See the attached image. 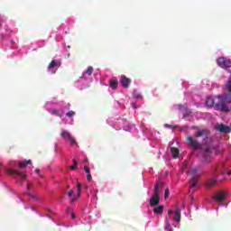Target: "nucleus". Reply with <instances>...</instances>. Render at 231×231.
<instances>
[{"instance_id": "nucleus-1", "label": "nucleus", "mask_w": 231, "mask_h": 231, "mask_svg": "<svg viewBox=\"0 0 231 231\" xmlns=\"http://www.w3.org/2000/svg\"><path fill=\"white\" fill-rule=\"evenodd\" d=\"M227 104H231V95L229 93L215 98L208 97L206 100L207 107H215L217 111H221V113H230L231 107Z\"/></svg>"}, {"instance_id": "nucleus-2", "label": "nucleus", "mask_w": 231, "mask_h": 231, "mask_svg": "<svg viewBox=\"0 0 231 231\" xmlns=\"http://www.w3.org/2000/svg\"><path fill=\"white\" fill-rule=\"evenodd\" d=\"M160 205V183H156L153 189V195L150 199V207Z\"/></svg>"}, {"instance_id": "nucleus-3", "label": "nucleus", "mask_w": 231, "mask_h": 231, "mask_svg": "<svg viewBox=\"0 0 231 231\" xmlns=\"http://www.w3.org/2000/svg\"><path fill=\"white\" fill-rule=\"evenodd\" d=\"M189 174L191 177L189 180L190 186L194 188L198 185V178L201 176V172H198V169H191Z\"/></svg>"}, {"instance_id": "nucleus-4", "label": "nucleus", "mask_w": 231, "mask_h": 231, "mask_svg": "<svg viewBox=\"0 0 231 231\" xmlns=\"http://www.w3.org/2000/svg\"><path fill=\"white\" fill-rule=\"evenodd\" d=\"M217 66H219V68H222L223 69H226V71H228V69H230L231 68L230 59H226L225 57L217 59Z\"/></svg>"}, {"instance_id": "nucleus-5", "label": "nucleus", "mask_w": 231, "mask_h": 231, "mask_svg": "<svg viewBox=\"0 0 231 231\" xmlns=\"http://www.w3.org/2000/svg\"><path fill=\"white\" fill-rule=\"evenodd\" d=\"M217 149V146L211 144L210 146H206L204 148V160L205 162H210L212 158V150Z\"/></svg>"}, {"instance_id": "nucleus-6", "label": "nucleus", "mask_w": 231, "mask_h": 231, "mask_svg": "<svg viewBox=\"0 0 231 231\" xmlns=\"http://www.w3.org/2000/svg\"><path fill=\"white\" fill-rule=\"evenodd\" d=\"M187 142L195 151H198V149L201 147V143L198 142V139H194V137L190 135L187 137Z\"/></svg>"}, {"instance_id": "nucleus-7", "label": "nucleus", "mask_w": 231, "mask_h": 231, "mask_svg": "<svg viewBox=\"0 0 231 231\" xmlns=\"http://www.w3.org/2000/svg\"><path fill=\"white\" fill-rule=\"evenodd\" d=\"M60 136L63 137L64 140H69V142H70V145H77V141H75V138L71 136V134L69 132L62 131Z\"/></svg>"}, {"instance_id": "nucleus-8", "label": "nucleus", "mask_w": 231, "mask_h": 231, "mask_svg": "<svg viewBox=\"0 0 231 231\" xmlns=\"http://www.w3.org/2000/svg\"><path fill=\"white\" fill-rule=\"evenodd\" d=\"M120 83L122 84L123 88L127 89V88H129V84H131V79L125 77V75H122Z\"/></svg>"}, {"instance_id": "nucleus-9", "label": "nucleus", "mask_w": 231, "mask_h": 231, "mask_svg": "<svg viewBox=\"0 0 231 231\" xmlns=\"http://www.w3.org/2000/svg\"><path fill=\"white\" fill-rule=\"evenodd\" d=\"M8 174H17L19 177L22 178V180H26V174L23 171L12 170V169H7Z\"/></svg>"}, {"instance_id": "nucleus-10", "label": "nucleus", "mask_w": 231, "mask_h": 231, "mask_svg": "<svg viewBox=\"0 0 231 231\" xmlns=\"http://www.w3.org/2000/svg\"><path fill=\"white\" fill-rule=\"evenodd\" d=\"M226 198V194H225V192L223 191H218L215 196H214V199L216 201H225Z\"/></svg>"}, {"instance_id": "nucleus-11", "label": "nucleus", "mask_w": 231, "mask_h": 231, "mask_svg": "<svg viewBox=\"0 0 231 231\" xmlns=\"http://www.w3.org/2000/svg\"><path fill=\"white\" fill-rule=\"evenodd\" d=\"M210 134V131L208 129H202L197 132V138H201V136H206V138H208V135Z\"/></svg>"}, {"instance_id": "nucleus-12", "label": "nucleus", "mask_w": 231, "mask_h": 231, "mask_svg": "<svg viewBox=\"0 0 231 231\" xmlns=\"http://www.w3.org/2000/svg\"><path fill=\"white\" fill-rule=\"evenodd\" d=\"M217 131H219L220 133H226L228 134L231 131L230 126H226L223 124H220L217 127Z\"/></svg>"}, {"instance_id": "nucleus-13", "label": "nucleus", "mask_w": 231, "mask_h": 231, "mask_svg": "<svg viewBox=\"0 0 231 231\" xmlns=\"http://www.w3.org/2000/svg\"><path fill=\"white\" fill-rule=\"evenodd\" d=\"M227 73H230L229 79L226 82V89L228 91V94L231 96V67L227 69Z\"/></svg>"}, {"instance_id": "nucleus-14", "label": "nucleus", "mask_w": 231, "mask_h": 231, "mask_svg": "<svg viewBox=\"0 0 231 231\" xmlns=\"http://www.w3.org/2000/svg\"><path fill=\"white\" fill-rule=\"evenodd\" d=\"M170 151L171 152L172 157L174 158V160H176V158L180 157V150L176 147H170Z\"/></svg>"}, {"instance_id": "nucleus-15", "label": "nucleus", "mask_w": 231, "mask_h": 231, "mask_svg": "<svg viewBox=\"0 0 231 231\" xmlns=\"http://www.w3.org/2000/svg\"><path fill=\"white\" fill-rule=\"evenodd\" d=\"M80 192H82V185H80V183H78V197L74 195L72 197V199L70 200V203H75V201H77V199H79V198L80 196Z\"/></svg>"}, {"instance_id": "nucleus-16", "label": "nucleus", "mask_w": 231, "mask_h": 231, "mask_svg": "<svg viewBox=\"0 0 231 231\" xmlns=\"http://www.w3.org/2000/svg\"><path fill=\"white\" fill-rule=\"evenodd\" d=\"M173 219L177 223H180V221H181V210H180V209L175 210Z\"/></svg>"}, {"instance_id": "nucleus-17", "label": "nucleus", "mask_w": 231, "mask_h": 231, "mask_svg": "<svg viewBox=\"0 0 231 231\" xmlns=\"http://www.w3.org/2000/svg\"><path fill=\"white\" fill-rule=\"evenodd\" d=\"M28 165H32V160L23 161V162H19V164H18L20 169H26V167Z\"/></svg>"}, {"instance_id": "nucleus-18", "label": "nucleus", "mask_w": 231, "mask_h": 231, "mask_svg": "<svg viewBox=\"0 0 231 231\" xmlns=\"http://www.w3.org/2000/svg\"><path fill=\"white\" fill-rule=\"evenodd\" d=\"M216 183H217L216 180L208 179L206 182V187H216Z\"/></svg>"}, {"instance_id": "nucleus-19", "label": "nucleus", "mask_w": 231, "mask_h": 231, "mask_svg": "<svg viewBox=\"0 0 231 231\" xmlns=\"http://www.w3.org/2000/svg\"><path fill=\"white\" fill-rule=\"evenodd\" d=\"M57 66H60V63L58 64L55 60H52L51 61V63L49 64L48 69H53V68H57Z\"/></svg>"}, {"instance_id": "nucleus-20", "label": "nucleus", "mask_w": 231, "mask_h": 231, "mask_svg": "<svg viewBox=\"0 0 231 231\" xmlns=\"http://www.w3.org/2000/svg\"><path fill=\"white\" fill-rule=\"evenodd\" d=\"M153 212H154L155 214H158V215L163 214V206L155 207V208H153Z\"/></svg>"}, {"instance_id": "nucleus-21", "label": "nucleus", "mask_w": 231, "mask_h": 231, "mask_svg": "<svg viewBox=\"0 0 231 231\" xmlns=\"http://www.w3.org/2000/svg\"><path fill=\"white\" fill-rule=\"evenodd\" d=\"M110 88L112 89H116V88H118V81L113 79L110 81Z\"/></svg>"}, {"instance_id": "nucleus-22", "label": "nucleus", "mask_w": 231, "mask_h": 231, "mask_svg": "<svg viewBox=\"0 0 231 231\" xmlns=\"http://www.w3.org/2000/svg\"><path fill=\"white\" fill-rule=\"evenodd\" d=\"M93 70H94L93 67L89 66L88 67L87 71L85 73L89 77H91L93 75Z\"/></svg>"}, {"instance_id": "nucleus-23", "label": "nucleus", "mask_w": 231, "mask_h": 231, "mask_svg": "<svg viewBox=\"0 0 231 231\" xmlns=\"http://www.w3.org/2000/svg\"><path fill=\"white\" fill-rule=\"evenodd\" d=\"M27 196H29V198H31V199H33L34 201H39V197H37V195L33 193H28Z\"/></svg>"}, {"instance_id": "nucleus-24", "label": "nucleus", "mask_w": 231, "mask_h": 231, "mask_svg": "<svg viewBox=\"0 0 231 231\" xmlns=\"http://www.w3.org/2000/svg\"><path fill=\"white\" fill-rule=\"evenodd\" d=\"M74 165L70 166L69 169H71L72 171H75V169H77L79 167V164L77 163V160L73 159L72 160Z\"/></svg>"}, {"instance_id": "nucleus-25", "label": "nucleus", "mask_w": 231, "mask_h": 231, "mask_svg": "<svg viewBox=\"0 0 231 231\" xmlns=\"http://www.w3.org/2000/svg\"><path fill=\"white\" fill-rule=\"evenodd\" d=\"M217 172L219 173V174H224V172L223 171H217V170H214L213 171V177L214 178H217Z\"/></svg>"}, {"instance_id": "nucleus-26", "label": "nucleus", "mask_w": 231, "mask_h": 231, "mask_svg": "<svg viewBox=\"0 0 231 231\" xmlns=\"http://www.w3.org/2000/svg\"><path fill=\"white\" fill-rule=\"evenodd\" d=\"M73 115H75V111H73V110H70V111H69V112L67 113V116H68L69 118H71V116H73Z\"/></svg>"}, {"instance_id": "nucleus-27", "label": "nucleus", "mask_w": 231, "mask_h": 231, "mask_svg": "<svg viewBox=\"0 0 231 231\" xmlns=\"http://www.w3.org/2000/svg\"><path fill=\"white\" fill-rule=\"evenodd\" d=\"M84 171H85V172H87V174H90L91 173V169H89V167H88V166L84 167Z\"/></svg>"}, {"instance_id": "nucleus-28", "label": "nucleus", "mask_w": 231, "mask_h": 231, "mask_svg": "<svg viewBox=\"0 0 231 231\" xmlns=\"http://www.w3.org/2000/svg\"><path fill=\"white\" fill-rule=\"evenodd\" d=\"M67 196H69V198H73V190H69L68 192H67Z\"/></svg>"}, {"instance_id": "nucleus-29", "label": "nucleus", "mask_w": 231, "mask_h": 231, "mask_svg": "<svg viewBox=\"0 0 231 231\" xmlns=\"http://www.w3.org/2000/svg\"><path fill=\"white\" fill-rule=\"evenodd\" d=\"M87 180L88 181H91L92 180L91 173L87 174Z\"/></svg>"}, {"instance_id": "nucleus-30", "label": "nucleus", "mask_w": 231, "mask_h": 231, "mask_svg": "<svg viewBox=\"0 0 231 231\" xmlns=\"http://www.w3.org/2000/svg\"><path fill=\"white\" fill-rule=\"evenodd\" d=\"M169 196V189H165L164 198L167 199Z\"/></svg>"}, {"instance_id": "nucleus-31", "label": "nucleus", "mask_w": 231, "mask_h": 231, "mask_svg": "<svg viewBox=\"0 0 231 231\" xmlns=\"http://www.w3.org/2000/svg\"><path fill=\"white\" fill-rule=\"evenodd\" d=\"M52 115H59V110L57 109L52 110Z\"/></svg>"}, {"instance_id": "nucleus-32", "label": "nucleus", "mask_w": 231, "mask_h": 231, "mask_svg": "<svg viewBox=\"0 0 231 231\" xmlns=\"http://www.w3.org/2000/svg\"><path fill=\"white\" fill-rule=\"evenodd\" d=\"M30 189H32V185L27 184V190H30Z\"/></svg>"}, {"instance_id": "nucleus-33", "label": "nucleus", "mask_w": 231, "mask_h": 231, "mask_svg": "<svg viewBox=\"0 0 231 231\" xmlns=\"http://www.w3.org/2000/svg\"><path fill=\"white\" fill-rule=\"evenodd\" d=\"M168 215H169V216H171V215H172V210H169V211H168Z\"/></svg>"}, {"instance_id": "nucleus-34", "label": "nucleus", "mask_w": 231, "mask_h": 231, "mask_svg": "<svg viewBox=\"0 0 231 231\" xmlns=\"http://www.w3.org/2000/svg\"><path fill=\"white\" fill-rule=\"evenodd\" d=\"M71 217H72V219H75V213H71Z\"/></svg>"}, {"instance_id": "nucleus-35", "label": "nucleus", "mask_w": 231, "mask_h": 231, "mask_svg": "<svg viewBox=\"0 0 231 231\" xmlns=\"http://www.w3.org/2000/svg\"><path fill=\"white\" fill-rule=\"evenodd\" d=\"M35 172L40 174L41 173V171L39 169L35 170Z\"/></svg>"}, {"instance_id": "nucleus-36", "label": "nucleus", "mask_w": 231, "mask_h": 231, "mask_svg": "<svg viewBox=\"0 0 231 231\" xmlns=\"http://www.w3.org/2000/svg\"><path fill=\"white\" fill-rule=\"evenodd\" d=\"M67 212H71V208H67Z\"/></svg>"}, {"instance_id": "nucleus-37", "label": "nucleus", "mask_w": 231, "mask_h": 231, "mask_svg": "<svg viewBox=\"0 0 231 231\" xmlns=\"http://www.w3.org/2000/svg\"><path fill=\"white\" fill-rule=\"evenodd\" d=\"M165 127H172V125H165Z\"/></svg>"}, {"instance_id": "nucleus-38", "label": "nucleus", "mask_w": 231, "mask_h": 231, "mask_svg": "<svg viewBox=\"0 0 231 231\" xmlns=\"http://www.w3.org/2000/svg\"><path fill=\"white\" fill-rule=\"evenodd\" d=\"M135 98H142V97H140V96H136V97H135Z\"/></svg>"}, {"instance_id": "nucleus-39", "label": "nucleus", "mask_w": 231, "mask_h": 231, "mask_svg": "<svg viewBox=\"0 0 231 231\" xmlns=\"http://www.w3.org/2000/svg\"><path fill=\"white\" fill-rule=\"evenodd\" d=\"M133 107H134V109H136V106H135V105H133Z\"/></svg>"}, {"instance_id": "nucleus-40", "label": "nucleus", "mask_w": 231, "mask_h": 231, "mask_svg": "<svg viewBox=\"0 0 231 231\" xmlns=\"http://www.w3.org/2000/svg\"><path fill=\"white\" fill-rule=\"evenodd\" d=\"M12 44H14V42H15L14 40L11 41Z\"/></svg>"}, {"instance_id": "nucleus-41", "label": "nucleus", "mask_w": 231, "mask_h": 231, "mask_svg": "<svg viewBox=\"0 0 231 231\" xmlns=\"http://www.w3.org/2000/svg\"><path fill=\"white\" fill-rule=\"evenodd\" d=\"M67 189H70V186H69V185H68V186H67Z\"/></svg>"}, {"instance_id": "nucleus-42", "label": "nucleus", "mask_w": 231, "mask_h": 231, "mask_svg": "<svg viewBox=\"0 0 231 231\" xmlns=\"http://www.w3.org/2000/svg\"><path fill=\"white\" fill-rule=\"evenodd\" d=\"M0 167H3V164H1V162H0Z\"/></svg>"}, {"instance_id": "nucleus-43", "label": "nucleus", "mask_w": 231, "mask_h": 231, "mask_svg": "<svg viewBox=\"0 0 231 231\" xmlns=\"http://www.w3.org/2000/svg\"><path fill=\"white\" fill-rule=\"evenodd\" d=\"M163 188V186L161 184V189H162Z\"/></svg>"}, {"instance_id": "nucleus-44", "label": "nucleus", "mask_w": 231, "mask_h": 231, "mask_svg": "<svg viewBox=\"0 0 231 231\" xmlns=\"http://www.w3.org/2000/svg\"><path fill=\"white\" fill-rule=\"evenodd\" d=\"M227 174H229V175H230V174H231V173H230V171H228V172H227Z\"/></svg>"}]
</instances>
